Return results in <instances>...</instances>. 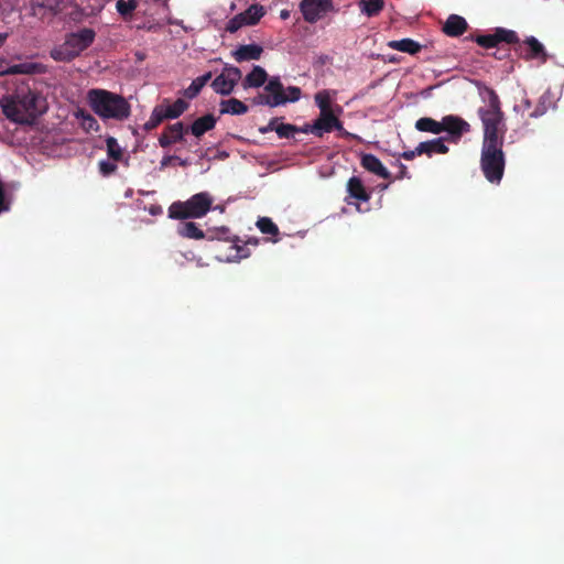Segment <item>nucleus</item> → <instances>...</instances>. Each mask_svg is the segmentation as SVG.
I'll list each match as a JSON object with an SVG mask.
<instances>
[{
    "instance_id": "nucleus-1",
    "label": "nucleus",
    "mask_w": 564,
    "mask_h": 564,
    "mask_svg": "<svg viewBox=\"0 0 564 564\" xmlns=\"http://www.w3.org/2000/svg\"><path fill=\"white\" fill-rule=\"evenodd\" d=\"M1 108L10 120L19 123H31L36 117L46 111L47 104L41 95L28 91L15 97L3 98Z\"/></svg>"
},
{
    "instance_id": "nucleus-2",
    "label": "nucleus",
    "mask_w": 564,
    "mask_h": 564,
    "mask_svg": "<svg viewBox=\"0 0 564 564\" xmlns=\"http://www.w3.org/2000/svg\"><path fill=\"white\" fill-rule=\"evenodd\" d=\"M87 100L93 111L102 119L126 120L130 116V105L120 95L105 90L91 89Z\"/></svg>"
},
{
    "instance_id": "nucleus-3",
    "label": "nucleus",
    "mask_w": 564,
    "mask_h": 564,
    "mask_svg": "<svg viewBox=\"0 0 564 564\" xmlns=\"http://www.w3.org/2000/svg\"><path fill=\"white\" fill-rule=\"evenodd\" d=\"M479 113L484 126L482 144L502 145L506 127L499 108L498 98L494 93H490V99L487 108L480 109Z\"/></svg>"
},
{
    "instance_id": "nucleus-4",
    "label": "nucleus",
    "mask_w": 564,
    "mask_h": 564,
    "mask_svg": "<svg viewBox=\"0 0 564 564\" xmlns=\"http://www.w3.org/2000/svg\"><path fill=\"white\" fill-rule=\"evenodd\" d=\"M94 30L82 29L69 34L63 44L55 46L51 51V56L58 62H69L86 50L94 42Z\"/></svg>"
},
{
    "instance_id": "nucleus-5",
    "label": "nucleus",
    "mask_w": 564,
    "mask_h": 564,
    "mask_svg": "<svg viewBox=\"0 0 564 564\" xmlns=\"http://www.w3.org/2000/svg\"><path fill=\"white\" fill-rule=\"evenodd\" d=\"M213 197L202 192L193 195L186 202L173 203L169 208V216L173 219L202 218L210 209Z\"/></svg>"
},
{
    "instance_id": "nucleus-6",
    "label": "nucleus",
    "mask_w": 564,
    "mask_h": 564,
    "mask_svg": "<svg viewBox=\"0 0 564 564\" xmlns=\"http://www.w3.org/2000/svg\"><path fill=\"white\" fill-rule=\"evenodd\" d=\"M481 169L489 182H500L505 169L502 145L482 144Z\"/></svg>"
},
{
    "instance_id": "nucleus-7",
    "label": "nucleus",
    "mask_w": 564,
    "mask_h": 564,
    "mask_svg": "<svg viewBox=\"0 0 564 564\" xmlns=\"http://www.w3.org/2000/svg\"><path fill=\"white\" fill-rule=\"evenodd\" d=\"M340 115L341 113L319 112V116L313 123L305 124L301 128V132L312 133L318 138H322L325 133H328L333 130L343 131L344 128L339 121Z\"/></svg>"
},
{
    "instance_id": "nucleus-8",
    "label": "nucleus",
    "mask_w": 564,
    "mask_h": 564,
    "mask_svg": "<svg viewBox=\"0 0 564 564\" xmlns=\"http://www.w3.org/2000/svg\"><path fill=\"white\" fill-rule=\"evenodd\" d=\"M241 77L242 73L238 67L226 65L221 73L213 80L212 87L215 93L226 96L234 91Z\"/></svg>"
},
{
    "instance_id": "nucleus-9",
    "label": "nucleus",
    "mask_w": 564,
    "mask_h": 564,
    "mask_svg": "<svg viewBox=\"0 0 564 564\" xmlns=\"http://www.w3.org/2000/svg\"><path fill=\"white\" fill-rule=\"evenodd\" d=\"M300 9L306 22L315 23L333 10V2L332 0H302Z\"/></svg>"
},
{
    "instance_id": "nucleus-10",
    "label": "nucleus",
    "mask_w": 564,
    "mask_h": 564,
    "mask_svg": "<svg viewBox=\"0 0 564 564\" xmlns=\"http://www.w3.org/2000/svg\"><path fill=\"white\" fill-rule=\"evenodd\" d=\"M442 132H447L451 140L457 142L462 135L469 131L470 126L458 116L448 115L442 118Z\"/></svg>"
},
{
    "instance_id": "nucleus-11",
    "label": "nucleus",
    "mask_w": 564,
    "mask_h": 564,
    "mask_svg": "<svg viewBox=\"0 0 564 564\" xmlns=\"http://www.w3.org/2000/svg\"><path fill=\"white\" fill-rule=\"evenodd\" d=\"M337 93L335 90L324 89L315 94L314 100L319 112L343 113V108L336 104Z\"/></svg>"
},
{
    "instance_id": "nucleus-12",
    "label": "nucleus",
    "mask_w": 564,
    "mask_h": 564,
    "mask_svg": "<svg viewBox=\"0 0 564 564\" xmlns=\"http://www.w3.org/2000/svg\"><path fill=\"white\" fill-rule=\"evenodd\" d=\"M283 88L284 86L282 85L281 80L279 77H271L264 89L265 91L269 94L268 96H260L257 100H256V104L258 105H267L269 107H279L280 105H273L271 104L272 102V99H274L275 97H283Z\"/></svg>"
},
{
    "instance_id": "nucleus-13",
    "label": "nucleus",
    "mask_w": 564,
    "mask_h": 564,
    "mask_svg": "<svg viewBox=\"0 0 564 564\" xmlns=\"http://www.w3.org/2000/svg\"><path fill=\"white\" fill-rule=\"evenodd\" d=\"M263 50L258 44L241 45L232 52L237 62L257 61L261 57Z\"/></svg>"
},
{
    "instance_id": "nucleus-14",
    "label": "nucleus",
    "mask_w": 564,
    "mask_h": 564,
    "mask_svg": "<svg viewBox=\"0 0 564 564\" xmlns=\"http://www.w3.org/2000/svg\"><path fill=\"white\" fill-rule=\"evenodd\" d=\"M268 80V74L265 69L259 65L252 67L251 72L247 74L243 79L242 86L245 89L259 88Z\"/></svg>"
},
{
    "instance_id": "nucleus-15",
    "label": "nucleus",
    "mask_w": 564,
    "mask_h": 564,
    "mask_svg": "<svg viewBox=\"0 0 564 564\" xmlns=\"http://www.w3.org/2000/svg\"><path fill=\"white\" fill-rule=\"evenodd\" d=\"M361 165L369 172H371L382 178L390 177V172L383 166L381 161L372 154L362 155Z\"/></svg>"
},
{
    "instance_id": "nucleus-16",
    "label": "nucleus",
    "mask_w": 564,
    "mask_h": 564,
    "mask_svg": "<svg viewBox=\"0 0 564 564\" xmlns=\"http://www.w3.org/2000/svg\"><path fill=\"white\" fill-rule=\"evenodd\" d=\"M466 29V20L457 14H451L443 26V31L449 36H458L463 34Z\"/></svg>"
},
{
    "instance_id": "nucleus-17",
    "label": "nucleus",
    "mask_w": 564,
    "mask_h": 564,
    "mask_svg": "<svg viewBox=\"0 0 564 564\" xmlns=\"http://www.w3.org/2000/svg\"><path fill=\"white\" fill-rule=\"evenodd\" d=\"M448 151L447 145L444 143L442 138L433 139L431 141L421 142L417 145L419 154H427L429 156L433 154H444Z\"/></svg>"
},
{
    "instance_id": "nucleus-18",
    "label": "nucleus",
    "mask_w": 564,
    "mask_h": 564,
    "mask_svg": "<svg viewBox=\"0 0 564 564\" xmlns=\"http://www.w3.org/2000/svg\"><path fill=\"white\" fill-rule=\"evenodd\" d=\"M524 44L528 46L529 52L527 54L528 58L539 59L541 63H544L547 58L546 51L544 45L534 36H529L524 40Z\"/></svg>"
},
{
    "instance_id": "nucleus-19",
    "label": "nucleus",
    "mask_w": 564,
    "mask_h": 564,
    "mask_svg": "<svg viewBox=\"0 0 564 564\" xmlns=\"http://www.w3.org/2000/svg\"><path fill=\"white\" fill-rule=\"evenodd\" d=\"M347 191L349 194V198L356 199L358 202H368L369 195L367 194L362 182L358 177L349 178L347 183Z\"/></svg>"
},
{
    "instance_id": "nucleus-20",
    "label": "nucleus",
    "mask_w": 564,
    "mask_h": 564,
    "mask_svg": "<svg viewBox=\"0 0 564 564\" xmlns=\"http://www.w3.org/2000/svg\"><path fill=\"white\" fill-rule=\"evenodd\" d=\"M248 111V107L239 99L230 98L220 102V113L232 116L243 115Z\"/></svg>"
},
{
    "instance_id": "nucleus-21",
    "label": "nucleus",
    "mask_w": 564,
    "mask_h": 564,
    "mask_svg": "<svg viewBox=\"0 0 564 564\" xmlns=\"http://www.w3.org/2000/svg\"><path fill=\"white\" fill-rule=\"evenodd\" d=\"M358 7L362 15L372 18L382 11L384 7V0H360L358 2Z\"/></svg>"
},
{
    "instance_id": "nucleus-22",
    "label": "nucleus",
    "mask_w": 564,
    "mask_h": 564,
    "mask_svg": "<svg viewBox=\"0 0 564 564\" xmlns=\"http://www.w3.org/2000/svg\"><path fill=\"white\" fill-rule=\"evenodd\" d=\"M216 120L212 115L203 116L196 119L192 127L191 131L195 137H200L205 132L212 130L215 127Z\"/></svg>"
},
{
    "instance_id": "nucleus-23",
    "label": "nucleus",
    "mask_w": 564,
    "mask_h": 564,
    "mask_svg": "<svg viewBox=\"0 0 564 564\" xmlns=\"http://www.w3.org/2000/svg\"><path fill=\"white\" fill-rule=\"evenodd\" d=\"M187 106L188 105L186 101L183 99H177L173 104L161 105L160 108L162 109L166 119H175L186 110Z\"/></svg>"
},
{
    "instance_id": "nucleus-24",
    "label": "nucleus",
    "mask_w": 564,
    "mask_h": 564,
    "mask_svg": "<svg viewBox=\"0 0 564 564\" xmlns=\"http://www.w3.org/2000/svg\"><path fill=\"white\" fill-rule=\"evenodd\" d=\"M388 45L392 50L405 52L409 54H415L421 48V45L411 39H402V40H398V41H391V42H389Z\"/></svg>"
},
{
    "instance_id": "nucleus-25",
    "label": "nucleus",
    "mask_w": 564,
    "mask_h": 564,
    "mask_svg": "<svg viewBox=\"0 0 564 564\" xmlns=\"http://www.w3.org/2000/svg\"><path fill=\"white\" fill-rule=\"evenodd\" d=\"M301 98V89L296 86H289L283 88V97H275L272 99L273 105H285L288 102H295Z\"/></svg>"
},
{
    "instance_id": "nucleus-26",
    "label": "nucleus",
    "mask_w": 564,
    "mask_h": 564,
    "mask_svg": "<svg viewBox=\"0 0 564 564\" xmlns=\"http://www.w3.org/2000/svg\"><path fill=\"white\" fill-rule=\"evenodd\" d=\"M415 128L419 131L431 132L433 134H440L442 132L441 121H436L429 117L420 118L415 122Z\"/></svg>"
},
{
    "instance_id": "nucleus-27",
    "label": "nucleus",
    "mask_w": 564,
    "mask_h": 564,
    "mask_svg": "<svg viewBox=\"0 0 564 564\" xmlns=\"http://www.w3.org/2000/svg\"><path fill=\"white\" fill-rule=\"evenodd\" d=\"M514 37H516L514 32H507L505 37H499L498 35H481V36L477 37V43L485 47H494L501 40H505L507 42H512Z\"/></svg>"
},
{
    "instance_id": "nucleus-28",
    "label": "nucleus",
    "mask_w": 564,
    "mask_h": 564,
    "mask_svg": "<svg viewBox=\"0 0 564 564\" xmlns=\"http://www.w3.org/2000/svg\"><path fill=\"white\" fill-rule=\"evenodd\" d=\"M212 78L210 73H206L192 82V84L185 89V96L187 98H194L198 95L200 89L206 85V83Z\"/></svg>"
},
{
    "instance_id": "nucleus-29",
    "label": "nucleus",
    "mask_w": 564,
    "mask_h": 564,
    "mask_svg": "<svg viewBox=\"0 0 564 564\" xmlns=\"http://www.w3.org/2000/svg\"><path fill=\"white\" fill-rule=\"evenodd\" d=\"M178 235L192 239H203L204 232L194 223H184L177 228Z\"/></svg>"
},
{
    "instance_id": "nucleus-30",
    "label": "nucleus",
    "mask_w": 564,
    "mask_h": 564,
    "mask_svg": "<svg viewBox=\"0 0 564 564\" xmlns=\"http://www.w3.org/2000/svg\"><path fill=\"white\" fill-rule=\"evenodd\" d=\"M241 14L245 18L247 25H254L264 15V9L262 6L253 4Z\"/></svg>"
},
{
    "instance_id": "nucleus-31",
    "label": "nucleus",
    "mask_w": 564,
    "mask_h": 564,
    "mask_svg": "<svg viewBox=\"0 0 564 564\" xmlns=\"http://www.w3.org/2000/svg\"><path fill=\"white\" fill-rule=\"evenodd\" d=\"M137 7H138L137 0H118L116 3L117 11L123 18L131 15V13L137 9Z\"/></svg>"
},
{
    "instance_id": "nucleus-32",
    "label": "nucleus",
    "mask_w": 564,
    "mask_h": 564,
    "mask_svg": "<svg viewBox=\"0 0 564 564\" xmlns=\"http://www.w3.org/2000/svg\"><path fill=\"white\" fill-rule=\"evenodd\" d=\"M108 155L118 161L122 158V148L113 137H108L106 140Z\"/></svg>"
},
{
    "instance_id": "nucleus-33",
    "label": "nucleus",
    "mask_w": 564,
    "mask_h": 564,
    "mask_svg": "<svg viewBox=\"0 0 564 564\" xmlns=\"http://www.w3.org/2000/svg\"><path fill=\"white\" fill-rule=\"evenodd\" d=\"M164 119H166V118H165L162 109L160 108V106H158L153 109L149 120L144 123V129L152 130L158 124H160Z\"/></svg>"
},
{
    "instance_id": "nucleus-34",
    "label": "nucleus",
    "mask_w": 564,
    "mask_h": 564,
    "mask_svg": "<svg viewBox=\"0 0 564 564\" xmlns=\"http://www.w3.org/2000/svg\"><path fill=\"white\" fill-rule=\"evenodd\" d=\"M35 66L32 64H17L0 70V74H30L33 73Z\"/></svg>"
},
{
    "instance_id": "nucleus-35",
    "label": "nucleus",
    "mask_w": 564,
    "mask_h": 564,
    "mask_svg": "<svg viewBox=\"0 0 564 564\" xmlns=\"http://www.w3.org/2000/svg\"><path fill=\"white\" fill-rule=\"evenodd\" d=\"M297 131H301V129H297L293 124L276 122L275 132L280 138H290V137L294 135V133Z\"/></svg>"
},
{
    "instance_id": "nucleus-36",
    "label": "nucleus",
    "mask_w": 564,
    "mask_h": 564,
    "mask_svg": "<svg viewBox=\"0 0 564 564\" xmlns=\"http://www.w3.org/2000/svg\"><path fill=\"white\" fill-rule=\"evenodd\" d=\"M167 135L175 142L183 139L184 134V126L182 122H176L174 124L169 126L166 130Z\"/></svg>"
},
{
    "instance_id": "nucleus-37",
    "label": "nucleus",
    "mask_w": 564,
    "mask_h": 564,
    "mask_svg": "<svg viewBox=\"0 0 564 564\" xmlns=\"http://www.w3.org/2000/svg\"><path fill=\"white\" fill-rule=\"evenodd\" d=\"M257 226L263 234H276L278 227L272 223L270 218L262 217L257 221Z\"/></svg>"
},
{
    "instance_id": "nucleus-38",
    "label": "nucleus",
    "mask_w": 564,
    "mask_h": 564,
    "mask_svg": "<svg viewBox=\"0 0 564 564\" xmlns=\"http://www.w3.org/2000/svg\"><path fill=\"white\" fill-rule=\"evenodd\" d=\"M78 117L82 118V126L86 131H97L98 122L91 115L79 113Z\"/></svg>"
},
{
    "instance_id": "nucleus-39",
    "label": "nucleus",
    "mask_w": 564,
    "mask_h": 564,
    "mask_svg": "<svg viewBox=\"0 0 564 564\" xmlns=\"http://www.w3.org/2000/svg\"><path fill=\"white\" fill-rule=\"evenodd\" d=\"M247 23L245 21V18L241 13L234 17L229 22L227 23L226 30L234 33L238 31L240 28L246 26Z\"/></svg>"
},
{
    "instance_id": "nucleus-40",
    "label": "nucleus",
    "mask_w": 564,
    "mask_h": 564,
    "mask_svg": "<svg viewBox=\"0 0 564 564\" xmlns=\"http://www.w3.org/2000/svg\"><path fill=\"white\" fill-rule=\"evenodd\" d=\"M116 164L109 161H101L99 163V170L104 175H109L116 170Z\"/></svg>"
},
{
    "instance_id": "nucleus-41",
    "label": "nucleus",
    "mask_w": 564,
    "mask_h": 564,
    "mask_svg": "<svg viewBox=\"0 0 564 564\" xmlns=\"http://www.w3.org/2000/svg\"><path fill=\"white\" fill-rule=\"evenodd\" d=\"M159 143H160V145H161V147L166 148V147H169V145L173 144V143H174V141H173V140L171 139V137H170V135H167V133L165 132V133H163V134L159 138Z\"/></svg>"
},
{
    "instance_id": "nucleus-42",
    "label": "nucleus",
    "mask_w": 564,
    "mask_h": 564,
    "mask_svg": "<svg viewBox=\"0 0 564 564\" xmlns=\"http://www.w3.org/2000/svg\"><path fill=\"white\" fill-rule=\"evenodd\" d=\"M276 128V120H271L269 124L265 128H261L260 131L262 133H267L269 131H275Z\"/></svg>"
},
{
    "instance_id": "nucleus-43",
    "label": "nucleus",
    "mask_w": 564,
    "mask_h": 564,
    "mask_svg": "<svg viewBox=\"0 0 564 564\" xmlns=\"http://www.w3.org/2000/svg\"><path fill=\"white\" fill-rule=\"evenodd\" d=\"M415 155H420L419 152H417V147L412 150V151H406L402 154V156L405 159V160H412L414 159Z\"/></svg>"
},
{
    "instance_id": "nucleus-44",
    "label": "nucleus",
    "mask_w": 564,
    "mask_h": 564,
    "mask_svg": "<svg viewBox=\"0 0 564 564\" xmlns=\"http://www.w3.org/2000/svg\"><path fill=\"white\" fill-rule=\"evenodd\" d=\"M280 18H281L282 20H286V19H289V18H290V11H289V10H281V11H280Z\"/></svg>"
},
{
    "instance_id": "nucleus-45",
    "label": "nucleus",
    "mask_w": 564,
    "mask_h": 564,
    "mask_svg": "<svg viewBox=\"0 0 564 564\" xmlns=\"http://www.w3.org/2000/svg\"><path fill=\"white\" fill-rule=\"evenodd\" d=\"M7 37H8L7 33H0V47L4 44Z\"/></svg>"
},
{
    "instance_id": "nucleus-46",
    "label": "nucleus",
    "mask_w": 564,
    "mask_h": 564,
    "mask_svg": "<svg viewBox=\"0 0 564 564\" xmlns=\"http://www.w3.org/2000/svg\"><path fill=\"white\" fill-rule=\"evenodd\" d=\"M169 160H170V158L163 159V161H162V163H161V164H162V166L166 165Z\"/></svg>"
}]
</instances>
